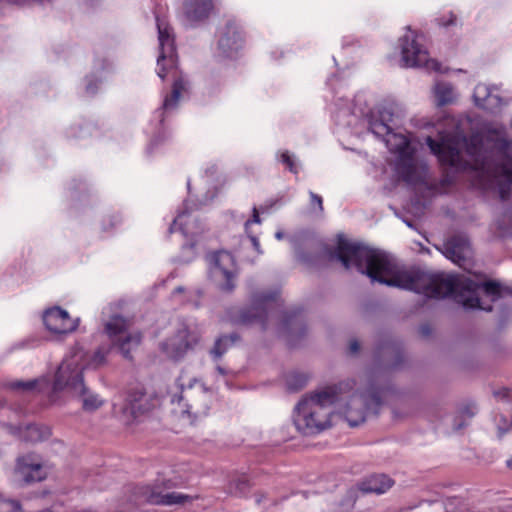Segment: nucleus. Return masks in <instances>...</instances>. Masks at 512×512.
<instances>
[{
    "label": "nucleus",
    "instance_id": "1",
    "mask_svg": "<svg viewBox=\"0 0 512 512\" xmlns=\"http://www.w3.org/2000/svg\"><path fill=\"white\" fill-rule=\"evenodd\" d=\"M354 266L367 275L372 282L397 287L423 294L428 298L452 296L465 309L491 311L478 297V290L496 301L503 293L512 294V289L502 287L498 282L476 283L463 275L431 274L419 270H405L388 253L354 241Z\"/></svg>",
    "mask_w": 512,
    "mask_h": 512
},
{
    "label": "nucleus",
    "instance_id": "2",
    "mask_svg": "<svg viewBox=\"0 0 512 512\" xmlns=\"http://www.w3.org/2000/svg\"><path fill=\"white\" fill-rule=\"evenodd\" d=\"M438 140L428 136L426 143L438 160L456 170H474L487 178L502 200L512 192V141L502 129L467 138L457 119L445 116L437 123Z\"/></svg>",
    "mask_w": 512,
    "mask_h": 512
},
{
    "label": "nucleus",
    "instance_id": "3",
    "mask_svg": "<svg viewBox=\"0 0 512 512\" xmlns=\"http://www.w3.org/2000/svg\"><path fill=\"white\" fill-rule=\"evenodd\" d=\"M402 109L395 102H384L367 114L369 129L378 138H381L391 154L395 156L394 168L396 174L408 184H428L427 163L416 156L409 138L395 132L401 117Z\"/></svg>",
    "mask_w": 512,
    "mask_h": 512
},
{
    "label": "nucleus",
    "instance_id": "4",
    "mask_svg": "<svg viewBox=\"0 0 512 512\" xmlns=\"http://www.w3.org/2000/svg\"><path fill=\"white\" fill-rule=\"evenodd\" d=\"M352 402L350 380L327 385L303 398L294 409L293 422L297 430L306 436L316 435L330 427V416L342 415L349 427Z\"/></svg>",
    "mask_w": 512,
    "mask_h": 512
},
{
    "label": "nucleus",
    "instance_id": "5",
    "mask_svg": "<svg viewBox=\"0 0 512 512\" xmlns=\"http://www.w3.org/2000/svg\"><path fill=\"white\" fill-rule=\"evenodd\" d=\"M336 245L330 246L317 240H309V251H305L298 240H293L297 260L309 269H321L340 265L349 270L352 264V241L343 233L336 235Z\"/></svg>",
    "mask_w": 512,
    "mask_h": 512
},
{
    "label": "nucleus",
    "instance_id": "6",
    "mask_svg": "<svg viewBox=\"0 0 512 512\" xmlns=\"http://www.w3.org/2000/svg\"><path fill=\"white\" fill-rule=\"evenodd\" d=\"M83 370L84 367L75 356L64 359L55 374L52 392L56 393L67 389L82 398V407L84 410L94 411L101 406L102 401L99 400L97 395L88 391L83 380Z\"/></svg>",
    "mask_w": 512,
    "mask_h": 512
},
{
    "label": "nucleus",
    "instance_id": "7",
    "mask_svg": "<svg viewBox=\"0 0 512 512\" xmlns=\"http://www.w3.org/2000/svg\"><path fill=\"white\" fill-rule=\"evenodd\" d=\"M423 36L406 27L396 46L400 54V66L403 68H423L427 71L443 73L441 64L430 58L427 48L422 43Z\"/></svg>",
    "mask_w": 512,
    "mask_h": 512
},
{
    "label": "nucleus",
    "instance_id": "8",
    "mask_svg": "<svg viewBox=\"0 0 512 512\" xmlns=\"http://www.w3.org/2000/svg\"><path fill=\"white\" fill-rule=\"evenodd\" d=\"M276 291H256L250 295L249 305L239 309H231L229 318L233 324L249 326L259 324L262 330L268 326V317L271 307L277 300Z\"/></svg>",
    "mask_w": 512,
    "mask_h": 512
},
{
    "label": "nucleus",
    "instance_id": "9",
    "mask_svg": "<svg viewBox=\"0 0 512 512\" xmlns=\"http://www.w3.org/2000/svg\"><path fill=\"white\" fill-rule=\"evenodd\" d=\"M177 483L173 479H157L153 487L135 486L131 490L129 500L135 505L140 506L145 503L153 505L171 506L176 504H185L191 502L192 497L177 492H165L176 487Z\"/></svg>",
    "mask_w": 512,
    "mask_h": 512
},
{
    "label": "nucleus",
    "instance_id": "10",
    "mask_svg": "<svg viewBox=\"0 0 512 512\" xmlns=\"http://www.w3.org/2000/svg\"><path fill=\"white\" fill-rule=\"evenodd\" d=\"M209 277L222 292L230 293L236 287V272L233 256L225 251L214 252L209 256Z\"/></svg>",
    "mask_w": 512,
    "mask_h": 512
},
{
    "label": "nucleus",
    "instance_id": "11",
    "mask_svg": "<svg viewBox=\"0 0 512 512\" xmlns=\"http://www.w3.org/2000/svg\"><path fill=\"white\" fill-rule=\"evenodd\" d=\"M128 328L127 321L121 315H114L105 324V332L112 339L113 345L126 359H132L131 351L139 346L141 335L124 334Z\"/></svg>",
    "mask_w": 512,
    "mask_h": 512
},
{
    "label": "nucleus",
    "instance_id": "12",
    "mask_svg": "<svg viewBox=\"0 0 512 512\" xmlns=\"http://www.w3.org/2000/svg\"><path fill=\"white\" fill-rule=\"evenodd\" d=\"M156 26L158 30L159 55L157 58L158 76L164 80L166 69L172 68L176 64L177 53L174 42L172 28L156 15Z\"/></svg>",
    "mask_w": 512,
    "mask_h": 512
},
{
    "label": "nucleus",
    "instance_id": "13",
    "mask_svg": "<svg viewBox=\"0 0 512 512\" xmlns=\"http://www.w3.org/2000/svg\"><path fill=\"white\" fill-rule=\"evenodd\" d=\"M14 474L25 485L40 482L47 476L40 457L35 453L19 456L16 460Z\"/></svg>",
    "mask_w": 512,
    "mask_h": 512
},
{
    "label": "nucleus",
    "instance_id": "14",
    "mask_svg": "<svg viewBox=\"0 0 512 512\" xmlns=\"http://www.w3.org/2000/svg\"><path fill=\"white\" fill-rule=\"evenodd\" d=\"M280 332L290 347L298 345L307 333L306 319L302 309H293L283 314Z\"/></svg>",
    "mask_w": 512,
    "mask_h": 512
},
{
    "label": "nucleus",
    "instance_id": "15",
    "mask_svg": "<svg viewBox=\"0 0 512 512\" xmlns=\"http://www.w3.org/2000/svg\"><path fill=\"white\" fill-rule=\"evenodd\" d=\"M43 322L47 330L57 335H67L74 332L78 325L79 319H72L69 313L58 307H52L44 311Z\"/></svg>",
    "mask_w": 512,
    "mask_h": 512
},
{
    "label": "nucleus",
    "instance_id": "16",
    "mask_svg": "<svg viewBox=\"0 0 512 512\" xmlns=\"http://www.w3.org/2000/svg\"><path fill=\"white\" fill-rule=\"evenodd\" d=\"M244 42L243 33L235 21H228L218 41V49L224 57H233Z\"/></svg>",
    "mask_w": 512,
    "mask_h": 512
},
{
    "label": "nucleus",
    "instance_id": "17",
    "mask_svg": "<svg viewBox=\"0 0 512 512\" xmlns=\"http://www.w3.org/2000/svg\"><path fill=\"white\" fill-rule=\"evenodd\" d=\"M474 103L477 107L491 113H496L503 105V99L496 86L480 83L476 85L473 93Z\"/></svg>",
    "mask_w": 512,
    "mask_h": 512
},
{
    "label": "nucleus",
    "instance_id": "18",
    "mask_svg": "<svg viewBox=\"0 0 512 512\" xmlns=\"http://www.w3.org/2000/svg\"><path fill=\"white\" fill-rule=\"evenodd\" d=\"M443 254L454 263L461 265L471 255L469 241L464 235H455L443 244Z\"/></svg>",
    "mask_w": 512,
    "mask_h": 512
},
{
    "label": "nucleus",
    "instance_id": "19",
    "mask_svg": "<svg viewBox=\"0 0 512 512\" xmlns=\"http://www.w3.org/2000/svg\"><path fill=\"white\" fill-rule=\"evenodd\" d=\"M196 343L186 332H180L176 337L162 344L163 351L173 360L179 361L191 350Z\"/></svg>",
    "mask_w": 512,
    "mask_h": 512
},
{
    "label": "nucleus",
    "instance_id": "20",
    "mask_svg": "<svg viewBox=\"0 0 512 512\" xmlns=\"http://www.w3.org/2000/svg\"><path fill=\"white\" fill-rule=\"evenodd\" d=\"M173 78L171 93L165 96L162 107L160 108L161 117H163L164 111L172 110L177 107L181 94L186 92L189 86V81L182 72L175 71ZM160 121L163 122V118H161Z\"/></svg>",
    "mask_w": 512,
    "mask_h": 512
},
{
    "label": "nucleus",
    "instance_id": "21",
    "mask_svg": "<svg viewBox=\"0 0 512 512\" xmlns=\"http://www.w3.org/2000/svg\"><path fill=\"white\" fill-rule=\"evenodd\" d=\"M154 407V402L142 389H132L127 395V408L134 417L143 415Z\"/></svg>",
    "mask_w": 512,
    "mask_h": 512
},
{
    "label": "nucleus",
    "instance_id": "22",
    "mask_svg": "<svg viewBox=\"0 0 512 512\" xmlns=\"http://www.w3.org/2000/svg\"><path fill=\"white\" fill-rule=\"evenodd\" d=\"M212 9V0H186L184 3V14L191 22H198L208 18Z\"/></svg>",
    "mask_w": 512,
    "mask_h": 512
},
{
    "label": "nucleus",
    "instance_id": "23",
    "mask_svg": "<svg viewBox=\"0 0 512 512\" xmlns=\"http://www.w3.org/2000/svg\"><path fill=\"white\" fill-rule=\"evenodd\" d=\"M393 485V481L386 475L378 474L372 475L362 481L359 485V490L363 493L383 494L389 490Z\"/></svg>",
    "mask_w": 512,
    "mask_h": 512
},
{
    "label": "nucleus",
    "instance_id": "24",
    "mask_svg": "<svg viewBox=\"0 0 512 512\" xmlns=\"http://www.w3.org/2000/svg\"><path fill=\"white\" fill-rule=\"evenodd\" d=\"M238 341H240V335L237 332L223 334L215 340L214 346L210 350V355L215 361H218Z\"/></svg>",
    "mask_w": 512,
    "mask_h": 512
},
{
    "label": "nucleus",
    "instance_id": "25",
    "mask_svg": "<svg viewBox=\"0 0 512 512\" xmlns=\"http://www.w3.org/2000/svg\"><path fill=\"white\" fill-rule=\"evenodd\" d=\"M7 386L14 391H22V392H44L49 390L50 381L46 378L42 379H33L28 381H13L7 384Z\"/></svg>",
    "mask_w": 512,
    "mask_h": 512
},
{
    "label": "nucleus",
    "instance_id": "26",
    "mask_svg": "<svg viewBox=\"0 0 512 512\" xmlns=\"http://www.w3.org/2000/svg\"><path fill=\"white\" fill-rule=\"evenodd\" d=\"M14 429L17 430L20 438L26 442H39L48 438L50 435L49 428L38 426L36 424H28L24 429L21 427Z\"/></svg>",
    "mask_w": 512,
    "mask_h": 512
},
{
    "label": "nucleus",
    "instance_id": "27",
    "mask_svg": "<svg viewBox=\"0 0 512 512\" xmlns=\"http://www.w3.org/2000/svg\"><path fill=\"white\" fill-rule=\"evenodd\" d=\"M434 95L438 106L452 104L457 99V93L448 82H437L434 86Z\"/></svg>",
    "mask_w": 512,
    "mask_h": 512
},
{
    "label": "nucleus",
    "instance_id": "28",
    "mask_svg": "<svg viewBox=\"0 0 512 512\" xmlns=\"http://www.w3.org/2000/svg\"><path fill=\"white\" fill-rule=\"evenodd\" d=\"M310 379V375L298 370L290 371L285 376L286 388L289 392L302 390Z\"/></svg>",
    "mask_w": 512,
    "mask_h": 512
},
{
    "label": "nucleus",
    "instance_id": "29",
    "mask_svg": "<svg viewBox=\"0 0 512 512\" xmlns=\"http://www.w3.org/2000/svg\"><path fill=\"white\" fill-rule=\"evenodd\" d=\"M251 488V484L246 475H238L232 478L228 485V492L231 495L242 497L245 496Z\"/></svg>",
    "mask_w": 512,
    "mask_h": 512
},
{
    "label": "nucleus",
    "instance_id": "30",
    "mask_svg": "<svg viewBox=\"0 0 512 512\" xmlns=\"http://www.w3.org/2000/svg\"><path fill=\"white\" fill-rule=\"evenodd\" d=\"M196 256L195 252V244L194 243H186L182 246L181 255L174 259V262L179 264H188L190 263Z\"/></svg>",
    "mask_w": 512,
    "mask_h": 512
},
{
    "label": "nucleus",
    "instance_id": "31",
    "mask_svg": "<svg viewBox=\"0 0 512 512\" xmlns=\"http://www.w3.org/2000/svg\"><path fill=\"white\" fill-rule=\"evenodd\" d=\"M22 505L16 499L5 498L0 500V512H20Z\"/></svg>",
    "mask_w": 512,
    "mask_h": 512
},
{
    "label": "nucleus",
    "instance_id": "32",
    "mask_svg": "<svg viewBox=\"0 0 512 512\" xmlns=\"http://www.w3.org/2000/svg\"><path fill=\"white\" fill-rule=\"evenodd\" d=\"M476 413L475 407H465L461 410L460 415L456 418L455 430H460L466 425L465 420L471 419Z\"/></svg>",
    "mask_w": 512,
    "mask_h": 512
},
{
    "label": "nucleus",
    "instance_id": "33",
    "mask_svg": "<svg viewBox=\"0 0 512 512\" xmlns=\"http://www.w3.org/2000/svg\"><path fill=\"white\" fill-rule=\"evenodd\" d=\"M85 80H86V86H85L86 93L89 96H94L97 93L98 85L102 82V80L94 74L86 76Z\"/></svg>",
    "mask_w": 512,
    "mask_h": 512
},
{
    "label": "nucleus",
    "instance_id": "34",
    "mask_svg": "<svg viewBox=\"0 0 512 512\" xmlns=\"http://www.w3.org/2000/svg\"><path fill=\"white\" fill-rule=\"evenodd\" d=\"M281 162L286 165V167L289 169V171L293 174H297L299 169L298 166L294 160V157L289 153V151H284L281 154Z\"/></svg>",
    "mask_w": 512,
    "mask_h": 512
},
{
    "label": "nucleus",
    "instance_id": "35",
    "mask_svg": "<svg viewBox=\"0 0 512 512\" xmlns=\"http://www.w3.org/2000/svg\"><path fill=\"white\" fill-rule=\"evenodd\" d=\"M309 196H310L311 206L313 207L314 205H316L318 213L322 214L324 211L322 197L312 191L309 192Z\"/></svg>",
    "mask_w": 512,
    "mask_h": 512
},
{
    "label": "nucleus",
    "instance_id": "36",
    "mask_svg": "<svg viewBox=\"0 0 512 512\" xmlns=\"http://www.w3.org/2000/svg\"><path fill=\"white\" fill-rule=\"evenodd\" d=\"M104 363H105V353L101 349H98L92 357V364L95 367H98Z\"/></svg>",
    "mask_w": 512,
    "mask_h": 512
},
{
    "label": "nucleus",
    "instance_id": "37",
    "mask_svg": "<svg viewBox=\"0 0 512 512\" xmlns=\"http://www.w3.org/2000/svg\"><path fill=\"white\" fill-rule=\"evenodd\" d=\"M39 1L40 0H0V3H7V4L22 7V6H29V5L39 2Z\"/></svg>",
    "mask_w": 512,
    "mask_h": 512
},
{
    "label": "nucleus",
    "instance_id": "38",
    "mask_svg": "<svg viewBox=\"0 0 512 512\" xmlns=\"http://www.w3.org/2000/svg\"><path fill=\"white\" fill-rule=\"evenodd\" d=\"M257 223V224H260L261 223V218L259 216V211L256 207L253 208V214H252V219L248 220L246 222V225H248L249 223Z\"/></svg>",
    "mask_w": 512,
    "mask_h": 512
},
{
    "label": "nucleus",
    "instance_id": "39",
    "mask_svg": "<svg viewBox=\"0 0 512 512\" xmlns=\"http://www.w3.org/2000/svg\"><path fill=\"white\" fill-rule=\"evenodd\" d=\"M185 214H186V211H185V210H183L182 212H180V213L178 214V216L173 220L172 224H171V225H170V227H169V230H168V232H169V233H173V232H174V230H175V226H176V224H177V221H178L179 219H181Z\"/></svg>",
    "mask_w": 512,
    "mask_h": 512
},
{
    "label": "nucleus",
    "instance_id": "40",
    "mask_svg": "<svg viewBox=\"0 0 512 512\" xmlns=\"http://www.w3.org/2000/svg\"><path fill=\"white\" fill-rule=\"evenodd\" d=\"M250 239H251V242H252V244H253L254 248H255L259 253H261V250H260V243H259L258 238H257V237H255V236H251V237H250Z\"/></svg>",
    "mask_w": 512,
    "mask_h": 512
},
{
    "label": "nucleus",
    "instance_id": "41",
    "mask_svg": "<svg viewBox=\"0 0 512 512\" xmlns=\"http://www.w3.org/2000/svg\"><path fill=\"white\" fill-rule=\"evenodd\" d=\"M499 230L502 236H506L512 233V229L503 227L501 223H499Z\"/></svg>",
    "mask_w": 512,
    "mask_h": 512
},
{
    "label": "nucleus",
    "instance_id": "42",
    "mask_svg": "<svg viewBox=\"0 0 512 512\" xmlns=\"http://www.w3.org/2000/svg\"><path fill=\"white\" fill-rule=\"evenodd\" d=\"M371 400L375 404V406H379L381 404V397L378 395V393H373L371 396Z\"/></svg>",
    "mask_w": 512,
    "mask_h": 512
},
{
    "label": "nucleus",
    "instance_id": "43",
    "mask_svg": "<svg viewBox=\"0 0 512 512\" xmlns=\"http://www.w3.org/2000/svg\"><path fill=\"white\" fill-rule=\"evenodd\" d=\"M285 237V234L283 231L279 230L275 233V238L278 240H282Z\"/></svg>",
    "mask_w": 512,
    "mask_h": 512
},
{
    "label": "nucleus",
    "instance_id": "44",
    "mask_svg": "<svg viewBox=\"0 0 512 512\" xmlns=\"http://www.w3.org/2000/svg\"><path fill=\"white\" fill-rule=\"evenodd\" d=\"M347 353L352 354V339L347 341Z\"/></svg>",
    "mask_w": 512,
    "mask_h": 512
},
{
    "label": "nucleus",
    "instance_id": "45",
    "mask_svg": "<svg viewBox=\"0 0 512 512\" xmlns=\"http://www.w3.org/2000/svg\"><path fill=\"white\" fill-rule=\"evenodd\" d=\"M264 498H265V495H264V494H259V495H257L256 502H257L258 504H260Z\"/></svg>",
    "mask_w": 512,
    "mask_h": 512
},
{
    "label": "nucleus",
    "instance_id": "46",
    "mask_svg": "<svg viewBox=\"0 0 512 512\" xmlns=\"http://www.w3.org/2000/svg\"><path fill=\"white\" fill-rule=\"evenodd\" d=\"M353 347H354V353H356L358 350H359V344L357 341L354 340V344H353Z\"/></svg>",
    "mask_w": 512,
    "mask_h": 512
},
{
    "label": "nucleus",
    "instance_id": "47",
    "mask_svg": "<svg viewBox=\"0 0 512 512\" xmlns=\"http://www.w3.org/2000/svg\"><path fill=\"white\" fill-rule=\"evenodd\" d=\"M217 371H218L220 374H222V375H224V374H225V369H224L223 367H221V366H217Z\"/></svg>",
    "mask_w": 512,
    "mask_h": 512
},
{
    "label": "nucleus",
    "instance_id": "48",
    "mask_svg": "<svg viewBox=\"0 0 512 512\" xmlns=\"http://www.w3.org/2000/svg\"><path fill=\"white\" fill-rule=\"evenodd\" d=\"M506 464H507V467H509L510 469H512V458L511 459H508L506 461Z\"/></svg>",
    "mask_w": 512,
    "mask_h": 512
},
{
    "label": "nucleus",
    "instance_id": "49",
    "mask_svg": "<svg viewBox=\"0 0 512 512\" xmlns=\"http://www.w3.org/2000/svg\"><path fill=\"white\" fill-rule=\"evenodd\" d=\"M183 291V287H177L176 288V292H182Z\"/></svg>",
    "mask_w": 512,
    "mask_h": 512
},
{
    "label": "nucleus",
    "instance_id": "50",
    "mask_svg": "<svg viewBox=\"0 0 512 512\" xmlns=\"http://www.w3.org/2000/svg\"><path fill=\"white\" fill-rule=\"evenodd\" d=\"M358 424H359V422L356 421V419H354V422H353L354 427L357 426Z\"/></svg>",
    "mask_w": 512,
    "mask_h": 512
},
{
    "label": "nucleus",
    "instance_id": "51",
    "mask_svg": "<svg viewBox=\"0 0 512 512\" xmlns=\"http://www.w3.org/2000/svg\"><path fill=\"white\" fill-rule=\"evenodd\" d=\"M2 499H5V497H4L3 493L0 492V500H2Z\"/></svg>",
    "mask_w": 512,
    "mask_h": 512
},
{
    "label": "nucleus",
    "instance_id": "52",
    "mask_svg": "<svg viewBox=\"0 0 512 512\" xmlns=\"http://www.w3.org/2000/svg\"><path fill=\"white\" fill-rule=\"evenodd\" d=\"M187 188H188V190H190V180H188V182H187Z\"/></svg>",
    "mask_w": 512,
    "mask_h": 512
},
{
    "label": "nucleus",
    "instance_id": "53",
    "mask_svg": "<svg viewBox=\"0 0 512 512\" xmlns=\"http://www.w3.org/2000/svg\"><path fill=\"white\" fill-rule=\"evenodd\" d=\"M503 434H504V431L501 430L499 436L501 437V436H503Z\"/></svg>",
    "mask_w": 512,
    "mask_h": 512
},
{
    "label": "nucleus",
    "instance_id": "54",
    "mask_svg": "<svg viewBox=\"0 0 512 512\" xmlns=\"http://www.w3.org/2000/svg\"><path fill=\"white\" fill-rule=\"evenodd\" d=\"M364 421H365V417H362L360 423H362Z\"/></svg>",
    "mask_w": 512,
    "mask_h": 512
},
{
    "label": "nucleus",
    "instance_id": "55",
    "mask_svg": "<svg viewBox=\"0 0 512 512\" xmlns=\"http://www.w3.org/2000/svg\"><path fill=\"white\" fill-rule=\"evenodd\" d=\"M183 396L180 395L179 398H178V401L182 400Z\"/></svg>",
    "mask_w": 512,
    "mask_h": 512
}]
</instances>
